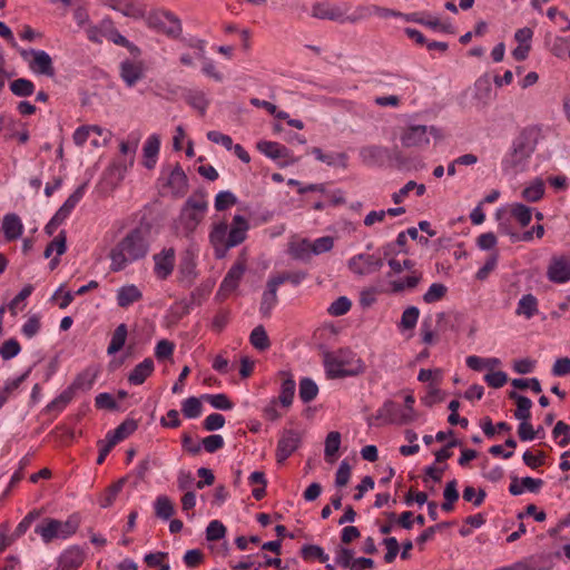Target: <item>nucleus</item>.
I'll return each instance as SVG.
<instances>
[{
    "label": "nucleus",
    "mask_w": 570,
    "mask_h": 570,
    "mask_svg": "<svg viewBox=\"0 0 570 570\" xmlns=\"http://www.w3.org/2000/svg\"><path fill=\"white\" fill-rule=\"evenodd\" d=\"M151 245V225L141 222L130 229L110 250V269L120 272L129 264L147 257Z\"/></svg>",
    "instance_id": "f257e3e1"
},
{
    "label": "nucleus",
    "mask_w": 570,
    "mask_h": 570,
    "mask_svg": "<svg viewBox=\"0 0 570 570\" xmlns=\"http://www.w3.org/2000/svg\"><path fill=\"white\" fill-rule=\"evenodd\" d=\"M248 229V220L242 215H235L230 226L226 222L214 224L209 233V243L215 257L222 259L230 248L242 244L247 237Z\"/></svg>",
    "instance_id": "f03ea898"
},
{
    "label": "nucleus",
    "mask_w": 570,
    "mask_h": 570,
    "mask_svg": "<svg viewBox=\"0 0 570 570\" xmlns=\"http://www.w3.org/2000/svg\"><path fill=\"white\" fill-rule=\"evenodd\" d=\"M323 363L326 376L331 380L356 376L364 372L362 360L350 350H340L336 353L326 352Z\"/></svg>",
    "instance_id": "7ed1b4c3"
},
{
    "label": "nucleus",
    "mask_w": 570,
    "mask_h": 570,
    "mask_svg": "<svg viewBox=\"0 0 570 570\" xmlns=\"http://www.w3.org/2000/svg\"><path fill=\"white\" fill-rule=\"evenodd\" d=\"M208 208V203L205 198L204 191L193 194L184 204L180 212V223L184 229L190 234L199 223L203 220L205 213Z\"/></svg>",
    "instance_id": "20e7f679"
},
{
    "label": "nucleus",
    "mask_w": 570,
    "mask_h": 570,
    "mask_svg": "<svg viewBox=\"0 0 570 570\" xmlns=\"http://www.w3.org/2000/svg\"><path fill=\"white\" fill-rule=\"evenodd\" d=\"M147 23L150 28L170 38H179L183 27L179 18L167 10H156L149 13Z\"/></svg>",
    "instance_id": "39448f33"
},
{
    "label": "nucleus",
    "mask_w": 570,
    "mask_h": 570,
    "mask_svg": "<svg viewBox=\"0 0 570 570\" xmlns=\"http://www.w3.org/2000/svg\"><path fill=\"white\" fill-rule=\"evenodd\" d=\"M547 278L554 284L570 282V256L552 255L547 266Z\"/></svg>",
    "instance_id": "423d86ee"
},
{
    "label": "nucleus",
    "mask_w": 570,
    "mask_h": 570,
    "mask_svg": "<svg viewBox=\"0 0 570 570\" xmlns=\"http://www.w3.org/2000/svg\"><path fill=\"white\" fill-rule=\"evenodd\" d=\"M302 433L295 430H284L277 443L276 460L283 463L301 445Z\"/></svg>",
    "instance_id": "0eeeda50"
},
{
    "label": "nucleus",
    "mask_w": 570,
    "mask_h": 570,
    "mask_svg": "<svg viewBox=\"0 0 570 570\" xmlns=\"http://www.w3.org/2000/svg\"><path fill=\"white\" fill-rule=\"evenodd\" d=\"M384 262L375 255L358 254L348 261V268L357 275H365L382 268Z\"/></svg>",
    "instance_id": "6e6552de"
},
{
    "label": "nucleus",
    "mask_w": 570,
    "mask_h": 570,
    "mask_svg": "<svg viewBox=\"0 0 570 570\" xmlns=\"http://www.w3.org/2000/svg\"><path fill=\"white\" fill-rule=\"evenodd\" d=\"M257 149L271 159H285V161L281 164L282 166L298 161V158L293 157L287 147L276 141L262 140L257 142Z\"/></svg>",
    "instance_id": "1a4fd4ad"
},
{
    "label": "nucleus",
    "mask_w": 570,
    "mask_h": 570,
    "mask_svg": "<svg viewBox=\"0 0 570 570\" xmlns=\"http://www.w3.org/2000/svg\"><path fill=\"white\" fill-rule=\"evenodd\" d=\"M153 259L155 275L159 279H167L175 267V249L173 247L164 248L160 253L155 254Z\"/></svg>",
    "instance_id": "9d476101"
},
{
    "label": "nucleus",
    "mask_w": 570,
    "mask_h": 570,
    "mask_svg": "<svg viewBox=\"0 0 570 570\" xmlns=\"http://www.w3.org/2000/svg\"><path fill=\"white\" fill-rule=\"evenodd\" d=\"M400 414L401 407L395 402L387 400L376 411V414L368 419V424H399Z\"/></svg>",
    "instance_id": "9b49d317"
},
{
    "label": "nucleus",
    "mask_w": 570,
    "mask_h": 570,
    "mask_svg": "<svg viewBox=\"0 0 570 570\" xmlns=\"http://www.w3.org/2000/svg\"><path fill=\"white\" fill-rule=\"evenodd\" d=\"M429 128L423 125L410 126L401 136L402 145L406 148L422 147L430 142Z\"/></svg>",
    "instance_id": "f8f14e48"
},
{
    "label": "nucleus",
    "mask_w": 570,
    "mask_h": 570,
    "mask_svg": "<svg viewBox=\"0 0 570 570\" xmlns=\"http://www.w3.org/2000/svg\"><path fill=\"white\" fill-rule=\"evenodd\" d=\"M360 157L366 166H383L387 157H390V149L383 146L370 145L360 149Z\"/></svg>",
    "instance_id": "ddd939ff"
},
{
    "label": "nucleus",
    "mask_w": 570,
    "mask_h": 570,
    "mask_svg": "<svg viewBox=\"0 0 570 570\" xmlns=\"http://www.w3.org/2000/svg\"><path fill=\"white\" fill-rule=\"evenodd\" d=\"M535 149V141L530 135L522 132L514 141L512 148V161L514 165L528 159Z\"/></svg>",
    "instance_id": "4468645a"
},
{
    "label": "nucleus",
    "mask_w": 570,
    "mask_h": 570,
    "mask_svg": "<svg viewBox=\"0 0 570 570\" xmlns=\"http://www.w3.org/2000/svg\"><path fill=\"white\" fill-rule=\"evenodd\" d=\"M145 76L142 61L124 60L120 63V77L128 87H134Z\"/></svg>",
    "instance_id": "2eb2a0df"
},
{
    "label": "nucleus",
    "mask_w": 570,
    "mask_h": 570,
    "mask_svg": "<svg viewBox=\"0 0 570 570\" xmlns=\"http://www.w3.org/2000/svg\"><path fill=\"white\" fill-rule=\"evenodd\" d=\"M246 271V262L238 258L237 262L229 268L224 279L220 283L219 292L230 293L238 287V284Z\"/></svg>",
    "instance_id": "dca6fc26"
},
{
    "label": "nucleus",
    "mask_w": 570,
    "mask_h": 570,
    "mask_svg": "<svg viewBox=\"0 0 570 570\" xmlns=\"http://www.w3.org/2000/svg\"><path fill=\"white\" fill-rule=\"evenodd\" d=\"M85 561V552L79 546H71L58 558L59 570H77Z\"/></svg>",
    "instance_id": "f3484780"
},
{
    "label": "nucleus",
    "mask_w": 570,
    "mask_h": 570,
    "mask_svg": "<svg viewBox=\"0 0 570 570\" xmlns=\"http://www.w3.org/2000/svg\"><path fill=\"white\" fill-rule=\"evenodd\" d=\"M312 14L318 19H328V20H340V21H350L355 22L358 19V16H351L347 18H343V12L338 7L331 6L327 2H317L313 6ZM362 17V14H360Z\"/></svg>",
    "instance_id": "a211bd4d"
},
{
    "label": "nucleus",
    "mask_w": 570,
    "mask_h": 570,
    "mask_svg": "<svg viewBox=\"0 0 570 570\" xmlns=\"http://www.w3.org/2000/svg\"><path fill=\"white\" fill-rule=\"evenodd\" d=\"M31 53L33 59L29 63L30 69L38 75L55 77L56 70L49 53L43 50H31Z\"/></svg>",
    "instance_id": "6ab92c4d"
},
{
    "label": "nucleus",
    "mask_w": 570,
    "mask_h": 570,
    "mask_svg": "<svg viewBox=\"0 0 570 570\" xmlns=\"http://www.w3.org/2000/svg\"><path fill=\"white\" fill-rule=\"evenodd\" d=\"M197 277L196 262L194 256L187 252L180 259L178 266V282L184 287H190Z\"/></svg>",
    "instance_id": "aec40b11"
},
{
    "label": "nucleus",
    "mask_w": 570,
    "mask_h": 570,
    "mask_svg": "<svg viewBox=\"0 0 570 570\" xmlns=\"http://www.w3.org/2000/svg\"><path fill=\"white\" fill-rule=\"evenodd\" d=\"M60 527V520L46 518L36 525L35 532L41 537L45 543H49L53 539H63Z\"/></svg>",
    "instance_id": "412c9836"
},
{
    "label": "nucleus",
    "mask_w": 570,
    "mask_h": 570,
    "mask_svg": "<svg viewBox=\"0 0 570 570\" xmlns=\"http://www.w3.org/2000/svg\"><path fill=\"white\" fill-rule=\"evenodd\" d=\"M277 289L278 286L272 279H268L266 283V289L262 294V301L259 306V312L263 317H271L272 311L277 305Z\"/></svg>",
    "instance_id": "4be33fe9"
},
{
    "label": "nucleus",
    "mask_w": 570,
    "mask_h": 570,
    "mask_svg": "<svg viewBox=\"0 0 570 570\" xmlns=\"http://www.w3.org/2000/svg\"><path fill=\"white\" fill-rule=\"evenodd\" d=\"M1 230L8 242L18 239L23 232V225L17 214H7L2 219Z\"/></svg>",
    "instance_id": "5701e85b"
},
{
    "label": "nucleus",
    "mask_w": 570,
    "mask_h": 570,
    "mask_svg": "<svg viewBox=\"0 0 570 570\" xmlns=\"http://www.w3.org/2000/svg\"><path fill=\"white\" fill-rule=\"evenodd\" d=\"M160 148V138L157 134L148 137L146 140L142 153H144V166L147 169H153L157 161V156Z\"/></svg>",
    "instance_id": "b1692460"
},
{
    "label": "nucleus",
    "mask_w": 570,
    "mask_h": 570,
    "mask_svg": "<svg viewBox=\"0 0 570 570\" xmlns=\"http://www.w3.org/2000/svg\"><path fill=\"white\" fill-rule=\"evenodd\" d=\"M142 298L141 291L134 284L121 286L117 291V304L126 308Z\"/></svg>",
    "instance_id": "393cba45"
},
{
    "label": "nucleus",
    "mask_w": 570,
    "mask_h": 570,
    "mask_svg": "<svg viewBox=\"0 0 570 570\" xmlns=\"http://www.w3.org/2000/svg\"><path fill=\"white\" fill-rule=\"evenodd\" d=\"M154 372V361L151 358H145L142 362L137 364L128 375V382L134 385L142 384L148 376Z\"/></svg>",
    "instance_id": "a878e982"
},
{
    "label": "nucleus",
    "mask_w": 570,
    "mask_h": 570,
    "mask_svg": "<svg viewBox=\"0 0 570 570\" xmlns=\"http://www.w3.org/2000/svg\"><path fill=\"white\" fill-rule=\"evenodd\" d=\"M509 397L511 400H514L517 403V410L514 411V417L519 421H530L531 419V407H532V401L515 391H511L509 393Z\"/></svg>",
    "instance_id": "bb28decb"
},
{
    "label": "nucleus",
    "mask_w": 570,
    "mask_h": 570,
    "mask_svg": "<svg viewBox=\"0 0 570 570\" xmlns=\"http://www.w3.org/2000/svg\"><path fill=\"white\" fill-rule=\"evenodd\" d=\"M126 483V478H120L118 481L109 485L99 497L98 503L102 509H107L111 507L119 494V492L122 490L124 485Z\"/></svg>",
    "instance_id": "cd10ccee"
},
{
    "label": "nucleus",
    "mask_w": 570,
    "mask_h": 570,
    "mask_svg": "<svg viewBox=\"0 0 570 570\" xmlns=\"http://www.w3.org/2000/svg\"><path fill=\"white\" fill-rule=\"evenodd\" d=\"M475 99L480 100L484 105L492 99V85L488 73L479 77L474 82Z\"/></svg>",
    "instance_id": "c85d7f7f"
},
{
    "label": "nucleus",
    "mask_w": 570,
    "mask_h": 570,
    "mask_svg": "<svg viewBox=\"0 0 570 570\" xmlns=\"http://www.w3.org/2000/svg\"><path fill=\"white\" fill-rule=\"evenodd\" d=\"M138 428L137 421L126 419L115 430L109 431L107 434L116 442H120L131 435Z\"/></svg>",
    "instance_id": "c756f323"
},
{
    "label": "nucleus",
    "mask_w": 570,
    "mask_h": 570,
    "mask_svg": "<svg viewBox=\"0 0 570 570\" xmlns=\"http://www.w3.org/2000/svg\"><path fill=\"white\" fill-rule=\"evenodd\" d=\"M154 508L156 517L161 520H169L175 513V505L167 495H158Z\"/></svg>",
    "instance_id": "7c9ffc66"
},
{
    "label": "nucleus",
    "mask_w": 570,
    "mask_h": 570,
    "mask_svg": "<svg viewBox=\"0 0 570 570\" xmlns=\"http://www.w3.org/2000/svg\"><path fill=\"white\" fill-rule=\"evenodd\" d=\"M282 375L287 376L281 387V394L278 399H276L283 406H289L293 402L294 394H295V381L292 379V376L283 371L281 372Z\"/></svg>",
    "instance_id": "2f4dec72"
},
{
    "label": "nucleus",
    "mask_w": 570,
    "mask_h": 570,
    "mask_svg": "<svg viewBox=\"0 0 570 570\" xmlns=\"http://www.w3.org/2000/svg\"><path fill=\"white\" fill-rule=\"evenodd\" d=\"M168 185L178 195H183L187 190V176L179 165L171 170Z\"/></svg>",
    "instance_id": "473e14b6"
},
{
    "label": "nucleus",
    "mask_w": 570,
    "mask_h": 570,
    "mask_svg": "<svg viewBox=\"0 0 570 570\" xmlns=\"http://www.w3.org/2000/svg\"><path fill=\"white\" fill-rule=\"evenodd\" d=\"M550 561L544 556H533L513 566V570H548Z\"/></svg>",
    "instance_id": "72a5a7b5"
},
{
    "label": "nucleus",
    "mask_w": 570,
    "mask_h": 570,
    "mask_svg": "<svg viewBox=\"0 0 570 570\" xmlns=\"http://www.w3.org/2000/svg\"><path fill=\"white\" fill-rule=\"evenodd\" d=\"M127 334H128V331H127L126 324L122 323L116 327V330L112 333L109 346L107 348V353L109 355H112V354L119 352L124 347V345L126 343Z\"/></svg>",
    "instance_id": "f704fd0d"
},
{
    "label": "nucleus",
    "mask_w": 570,
    "mask_h": 570,
    "mask_svg": "<svg viewBox=\"0 0 570 570\" xmlns=\"http://www.w3.org/2000/svg\"><path fill=\"white\" fill-rule=\"evenodd\" d=\"M538 312V301L532 294L523 295L519 303L515 313L531 318Z\"/></svg>",
    "instance_id": "c9c22d12"
},
{
    "label": "nucleus",
    "mask_w": 570,
    "mask_h": 570,
    "mask_svg": "<svg viewBox=\"0 0 570 570\" xmlns=\"http://www.w3.org/2000/svg\"><path fill=\"white\" fill-rule=\"evenodd\" d=\"M289 254L294 259L309 262L314 253L312 250L311 242L303 239L296 244L291 245Z\"/></svg>",
    "instance_id": "e433bc0d"
},
{
    "label": "nucleus",
    "mask_w": 570,
    "mask_h": 570,
    "mask_svg": "<svg viewBox=\"0 0 570 570\" xmlns=\"http://www.w3.org/2000/svg\"><path fill=\"white\" fill-rule=\"evenodd\" d=\"M30 370L21 374L20 376L7 381L4 386L0 389V409L7 403L10 395L19 389L22 382L28 377Z\"/></svg>",
    "instance_id": "4c0bfd02"
},
{
    "label": "nucleus",
    "mask_w": 570,
    "mask_h": 570,
    "mask_svg": "<svg viewBox=\"0 0 570 570\" xmlns=\"http://www.w3.org/2000/svg\"><path fill=\"white\" fill-rule=\"evenodd\" d=\"M318 393L317 384L309 377H304L299 382V399L303 403H309L313 401Z\"/></svg>",
    "instance_id": "58836bf2"
},
{
    "label": "nucleus",
    "mask_w": 570,
    "mask_h": 570,
    "mask_svg": "<svg viewBox=\"0 0 570 570\" xmlns=\"http://www.w3.org/2000/svg\"><path fill=\"white\" fill-rule=\"evenodd\" d=\"M202 397L190 396L181 403V412L186 419H196L203 412Z\"/></svg>",
    "instance_id": "ea45409f"
},
{
    "label": "nucleus",
    "mask_w": 570,
    "mask_h": 570,
    "mask_svg": "<svg viewBox=\"0 0 570 570\" xmlns=\"http://www.w3.org/2000/svg\"><path fill=\"white\" fill-rule=\"evenodd\" d=\"M250 344L258 351H265L271 346L268 335L263 325H257L250 333Z\"/></svg>",
    "instance_id": "a19ab883"
},
{
    "label": "nucleus",
    "mask_w": 570,
    "mask_h": 570,
    "mask_svg": "<svg viewBox=\"0 0 570 570\" xmlns=\"http://www.w3.org/2000/svg\"><path fill=\"white\" fill-rule=\"evenodd\" d=\"M108 6L116 11L121 12L126 17L140 18L144 11L132 3H122L120 0H108Z\"/></svg>",
    "instance_id": "79ce46f5"
},
{
    "label": "nucleus",
    "mask_w": 570,
    "mask_h": 570,
    "mask_svg": "<svg viewBox=\"0 0 570 570\" xmlns=\"http://www.w3.org/2000/svg\"><path fill=\"white\" fill-rule=\"evenodd\" d=\"M341 445V433L332 431L327 434L325 440L324 454L327 462H333V456L337 453Z\"/></svg>",
    "instance_id": "37998d69"
},
{
    "label": "nucleus",
    "mask_w": 570,
    "mask_h": 570,
    "mask_svg": "<svg viewBox=\"0 0 570 570\" xmlns=\"http://www.w3.org/2000/svg\"><path fill=\"white\" fill-rule=\"evenodd\" d=\"M306 277H307L306 272L298 271V272H284V273L277 274L275 276H272L269 279H272L279 287L285 282H289L293 285H298Z\"/></svg>",
    "instance_id": "c03bdc74"
},
{
    "label": "nucleus",
    "mask_w": 570,
    "mask_h": 570,
    "mask_svg": "<svg viewBox=\"0 0 570 570\" xmlns=\"http://www.w3.org/2000/svg\"><path fill=\"white\" fill-rule=\"evenodd\" d=\"M140 138H141V134L139 131H134L129 135L128 137V140L127 141H121L120 142V153L122 155H127V154H130V165L134 164V160H135V154L138 149V145H139V141H140Z\"/></svg>",
    "instance_id": "a18cd8bd"
},
{
    "label": "nucleus",
    "mask_w": 570,
    "mask_h": 570,
    "mask_svg": "<svg viewBox=\"0 0 570 570\" xmlns=\"http://www.w3.org/2000/svg\"><path fill=\"white\" fill-rule=\"evenodd\" d=\"M10 90L18 97H29L35 91V85L29 79L19 78L10 83Z\"/></svg>",
    "instance_id": "49530a36"
},
{
    "label": "nucleus",
    "mask_w": 570,
    "mask_h": 570,
    "mask_svg": "<svg viewBox=\"0 0 570 570\" xmlns=\"http://www.w3.org/2000/svg\"><path fill=\"white\" fill-rule=\"evenodd\" d=\"M202 399L206 402H208L213 407L217 410H232L234 404L233 402L227 397L226 394L219 393V394H204L202 395Z\"/></svg>",
    "instance_id": "de8ad7c7"
},
{
    "label": "nucleus",
    "mask_w": 570,
    "mask_h": 570,
    "mask_svg": "<svg viewBox=\"0 0 570 570\" xmlns=\"http://www.w3.org/2000/svg\"><path fill=\"white\" fill-rule=\"evenodd\" d=\"M66 242H67V236H66V232L65 230H61L46 247L45 249V253H43V256L46 258L50 257L52 252L56 250L57 252V255H62L66 249H67V246H66Z\"/></svg>",
    "instance_id": "09e8293b"
},
{
    "label": "nucleus",
    "mask_w": 570,
    "mask_h": 570,
    "mask_svg": "<svg viewBox=\"0 0 570 570\" xmlns=\"http://www.w3.org/2000/svg\"><path fill=\"white\" fill-rule=\"evenodd\" d=\"M448 292V288L442 283H433L426 293L423 295V301L428 304H432L441 301Z\"/></svg>",
    "instance_id": "8fccbe9b"
},
{
    "label": "nucleus",
    "mask_w": 570,
    "mask_h": 570,
    "mask_svg": "<svg viewBox=\"0 0 570 570\" xmlns=\"http://www.w3.org/2000/svg\"><path fill=\"white\" fill-rule=\"evenodd\" d=\"M544 194V185L541 179H537L533 184L528 186L522 191V197L528 202H538Z\"/></svg>",
    "instance_id": "3c124183"
},
{
    "label": "nucleus",
    "mask_w": 570,
    "mask_h": 570,
    "mask_svg": "<svg viewBox=\"0 0 570 570\" xmlns=\"http://www.w3.org/2000/svg\"><path fill=\"white\" fill-rule=\"evenodd\" d=\"M511 215L520 223L522 227L528 226L532 218L531 209L520 203H517L512 206Z\"/></svg>",
    "instance_id": "603ef678"
},
{
    "label": "nucleus",
    "mask_w": 570,
    "mask_h": 570,
    "mask_svg": "<svg viewBox=\"0 0 570 570\" xmlns=\"http://www.w3.org/2000/svg\"><path fill=\"white\" fill-rule=\"evenodd\" d=\"M237 203L236 196L229 191L224 190L219 191L215 197V209L217 212L226 210L227 208L234 206Z\"/></svg>",
    "instance_id": "864d4df0"
},
{
    "label": "nucleus",
    "mask_w": 570,
    "mask_h": 570,
    "mask_svg": "<svg viewBox=\"0 0 570 570\" xmlns=\"http://www.w3.org/2000/svg\"><path fill=\"white\" fill-rule=\"evenodd\" d=\"M301 554L304 559L315 558L321 562H327L330 557L326 554L322 547L317 544H306L302 548Z\"/></svg>",
    "instance_id": "5fc2aeb1"
},
{
    "label": "nucleus",
    "mask_w": 570,
    "mask_h": 570,
    "mask_svg": "<svg viewBox=\"0 0 570 570\" xmlns=\"http://www.w3.org/2000/svg\"><path fill=\"white\" fill-rule=\"evenodd\" d=\"M352 303L346 296H340L328 307L332 316H342L351 309Z\"/></svg>",
    "instance_id": "6e6d98bb"
},
{
    "label": "nucleus",
    "mask_w": 570,
    "mask_h": 570,
    "mask_svg": "<svg viewBox=\"0 0 570 570\" xmlns=\"http://www.w3.org/2000/svg\"><path fill=\"white\" fill-rule=\"evenodd\" d=\"M226 534V528L225 525L218 521L213 520L209 522L206 529V539L208 541H217L225 537Z\"/></svg>",
    "instance_id": "4d7b16f0"
},
{
    "label": "nucleus",
    "mask_w": 570,
    "mask_h": 570,
    "mask_svg": "<svg viewBox=\"0 0 570 570\" xmlns=\"http://www.w3.org/2000/svg\"><path fill=\"white\" fill-rule=\"evenodd\" d=\"M552 436L558 439L562 436L559 441V445L564 448L570 444V425L564 423L563 421H558L552 430Z\"/></svg>",
    "instance_id": "13d9d810"
},
{
    "label": "nucleus",
    "mask_w": 570,
    "mask_h": 570,
    "mask_svg": "<svg viewBox=\"0 0 570 570\" xmlns=\"http://www.w3.org/2000/svg\"><path fill=\"white\" fill-rule=\"evenodd\" d=\"M21 351V346L16 338H9L0 347V355L4 361L16 357Z\"/></svg>",
    "instance_id": "bf43d9fd"
},
{
    "label": "nucleus",
    "mask_w": 570,
    "mask_h": 570,
    "mask_svg": "<svg viewBox=\"0 0 570 570\" xmlns=\"http://www.w3.org/2000/svg\"><path fill=\"white\" fill-rule=\"evenodd\" d=\"M420 311L415 306L407 307L401 317V326L404 330H412L415 327L419 320Z\"/></svg>",
    "instance_id": "052dcab7"
},
{
    "label": "nucleus",
    "mask_w": 570,
    "mask_h": 570,
    "mask_svg": "<svg viewBox=\"0 0 570 570\" xmlns=\"http://www.w3.org/2000/svg\"><path fill=\"white\" fill-rule=\"evenodd\" d=\"M351 478V465L347 461L343 460L335 474V485L337 488H344L350 482Z\"/></svg>",
    "instance_id": "680f3d73"
},
{
    "label": "nucleus",
    "mask_w": 570,
    "mask_h": 570,
    "mask_svg": "<svg viewBox=\"0 0 570 570\" xmlns=\"http://www.w3.org/2000/svg\"><path fill=\"white\" fill-rule=\"evenodd\" d=\"M87 184L80 185L68 198L67 200L61 205L60 208H62L65 212L70 214L72 209L76 207V205L80 202V199L83 197L86 191Z\"/></svg>",
    "instance_id": "e2e57ef3"
},
{
    "label": "nucleus",
    "mask_w": 570,
    "mask_h": 570,
    "mask_svg": "<svg viewBox=\"0 0 570 570\" xmlns=\"http://www.w3.org/2000/svg\"><path fill=\"white\" fill-rule=\"evenodd\" d=\"M354 552L352 549L340 548L335 557V563L344 569L352 570L354 562Z\"/></svg>",
    "instance_id": "0e129e2a"
},
{
    "label": "nucleus",
    "mask_w": 570,
    "mask_h": 570,
    "mask_svg": "<svg viewBox=\"0 0 570 570\" xmlns=\"http://www.w3.org/2000/svg\"><path fill=\"white\" fill-rule=\"evenodd\" d=\"M73 393L70 389L63 391L60 395H58L55 400H52L47 409L49 411H61L63 410L67 404L72 400Z\"/></svg>",
    "instance_id": "69168bd1"
},
{
    "label": "nucleus",
    "mask_w": 570,
    "mask_h": 570,
    "mask_svg": "<svg viewBox=\"0 0 570 570\" xmlns=\"http://www.w3.org/2000/svg\"><path fill=\"white\" fill-rule=\"evenodd\" d=\"M202 445L208 453H215L224 446V439L219 434H212L202 440Z\"/></svg>",
    "instance_id": "338daca9"
},
{
    "label": "nucleus",
    "mask_w": 570,
    "mask_h": 570,
    "mask_svg": "<svg viewBox=\"0 0 570 570\" xmlns=\"http://www.w3.org/2000/svg\"><path fill=\"white\" fill-rule=\"evenodd\" d=\"M186 100L193 108L197 109L200 115H205L208 101L203 92H190L186 97Z\"/></svg>",
    "instance_id": "774afa93"
}]
</instances>
